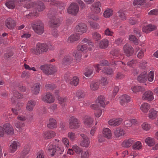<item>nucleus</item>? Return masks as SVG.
Segmentation results:
<instances>
[{"label":"nucleus","mask_w":158,"mask_h":158,"mask_svg":"<svg viewBox=\"0 0 158 158\" xmlns=\"http://www.w3.org/2000/svg\"><path fill=\"white\" fill-rule=\"evenodd\" d=\"M17 2V0H7L5 5L8 8L13 9L15 7V4Z\"/></svg>","instance_id":"412c9836"},{"label":"nucleus","mask_w":158,"mask_h":158,"mask_svg":"<svg viewBox=\"0 0 158 158\" xmlns=\"http://www.w3.org/2000/svg\"><path fill=\"white\" fill-rule=\"evenodd\" d=\"M113 14V11L110 9L106 10L103 13V15L105 18L109 17Z\"/></svg>","instance_id":"8fccbe9b"},{"label":"nucleus","mask_w":158,"mask_h":158,"mask_svg":"<svg viewBox=\"0 0 158 158\" xmlns=\"http://www.w3.org/2000/svg\"><path fill=\"white\" fill-rule=\"evenodd\" d=\"M124 52L127 56H130L134 53V49L133 47L129 44H127L123 46Z\"/></svg>","instance_id":"6e6552de"},{"label":"nucleus","mask_w":158,"mask_h":158,"mask_svg":"<svg viewBox=\"0 0 158 158\" xmlns=\"http://www.w3.org/2000/svg\"><path fill=\"white\" fill-rule=\"evenodd\" d=\"M93 123V120L90 117H88L85 119L84 121V124L88 127H90Z\"/></svg>","instance_id":"79ce46f5"},{"label":"nucleus","mask_w":158,"mask_h":158,"mask_svg":"<svg viewBox=\"0 0 158 158\" xmlns=\"http://www.w3.org/2000/svg\"><path fill=\"white\" fill-rule=\"evenodd\" d=\"M29 151V148L28 147H27L25 148L21 153L22 156H26V155L28 153Z\"/></svg>","instance_id":"774afa93"},{"label":"nucleus","mask_w":158,"mask_h":158,"mask_svg":"<svg viewBox=\"0 0 158 158\" xmlns=\"http://www.w3.org/2000/svg\"><path fill=\"white\" fill-rule=\"evenodd\" d=\"M77 2L79 5L81 9H84L85 8V5L81 0H77Z\"/></svg>","instance_id":"338daca9"},{"label":"nucleus","mask_w":158,"mask_h":158,"mask_svg":"<svg viewBox=\"0 0 158 158\" xmlns=\"http://www.w3.org/2000/svg\"><path fill=\"white\" fill-rule=\"evenodd\" d=\"M40 69L44 73L47 75L53 74L57 71L55 67L51 64L42 65L40 66Z\"/></svg>","instance_id":"20e7f679"},{"label":"nucleus","mask_w":158,"mask_h":158,"mask_svg":"<svg viewBox=\"0 0 158 158\" xmlns=\"http://www.w3.org/2000/svg\"><path fill=\"white\" fill-rule=\"evenodd\" d=\"M101 4L99 2H97L94 3V6H94V11L95 13L98 14L101 11L100 7H101Z\"/></svg>","instance_id":"473e14b6"},{"label":"nucleus","mask_w":158,"mask_h":158,"mask_svg":"<svg viewBox=\"0 0 158 158\" xmlns=\"http://www.w3.org/2000/svg\"><path fill=\"white\" fill-rule=\"evenodd\" d=\"M131 89L134 93L139 92H143L145 90L143 86L135 85L132 87Z\"/></svg>","instance_id":"4be33fe9"},{"label":"nucleus","mask_w":158,"mask_h":158,"mask_svg":"<svg viewBox=\"0 0 158 158\" xmlns=\"http://www.w3.org/2000/svg\"><path fill=\"white\" fill-rule=\"evenodd\" d=\"M52 5L57 6L60 9L63 10L64 9L65 7V4L60 2L56 0H54L52 3Z\"/></svg>","instance_id":"cd10ccee"},{"label":"nucleus","mask_w":158,"mask_h":158,"mask_svg":"<svg viewBox=\"0 0 158 158\" xmlns=\"http://www.w3.org/2000/svg\"><path fill=\"white\" fill-rule=\"evenodd\" d=\"M30 77V73L27 71H23L21 76L22 78L26 77L27 78H28Z\"/></svg>","instance_id":"69168bd1"},{"label":"nucleus","mask_w":158,"mask_h":158,"mask_svg":"<svg viewBox=\"0 0 158 158\" xmlns=\"http://www.w3.org/2000/svg\"><path fill=\"white\" fill-rule=\"evenodd\" d=\"M79 39L80 35L79 34H74L69 37L68 39V42L73 43L75 41L78 40Z\"/></svg>","instance_id":"6ab92c4d"},{"label":"nucleus","mask_w":158,"mask_h":158,"mask_svg":"<svg viewBox=\"0 0 158 158\" xmlns=\"http://www.w3.org/2000/svg\"><path fill=\"white\" fill-rule=\"evenodd\" d=\"M120 103L122 106L125 105L126 104L130 101V97L126 94L123 95L120 98Z\"/></svg>","instance_id":"f3484780"},{"label":"nucleus","mask_w":158,"mask_h":158,"mask_svg":"<svg viewBox=\"0 0 158 158\" xmlns=\"http://www.w3.org/2000/svg\"><path fill=\"white\" fill-rule=\"evenodd\" d=\"M69 127L72 129H75L79 127L80 121L74 116H72L69 118Z\"/></svg>","instance_id":"39448f33"},{"label":"nucleus","mask_w":158,"mask_h":158,"mask_svg":"<svg viewBox=\"0 0 158 158\" xmlns=\"http://www.w3.org/2000/svg\"><path fill=\"white\" fill-rule=\"evenodd\" d=\"M109 42V41L107 39H103L99 43L98 46L100 48L104 49L107 47Z\"/></svg>","instance_id":"aec40b11"},{"label":"nucleus","mask_w":158,"mask_h":158,"mask_svg":"<svg viewBox=\"0 0 158 158\" xmlns=\"http://www.w3.org/2000/svg\"><path fill=\"white\" fill-rule=\"evenodd\" d=\"M5 24L8 29H12L15 26L16 23L12 19L9 18L6 20Z\"/></svg>","instance_id":"ddd939ff"},{"label":"nucleus","mask_w":158,"mask_h":158,"mask_svg":"<svg viewBox=\"0 0 158 158\" xmlns=\"http://www.w3.org/2000/svg\"><path fill=\"white\" fill-rule=\"evenodd\" d=\"M87 47L85 44H80L77 46V50L81 52V53L87 50Z\"/></svg>","instance_id":"49530a36"},{"label":"nucleus","mask_w":158,"mask_h":158,"mask_svg":"<svg viewBox=\"0 0 158 158\" xmlns=\"http://www.w3.org/2000/svg\"><path fill=\"white\" fill-rule=\"evenodd\" d=\"M42 100L48 103H51L53 102L55 99L51 94L47 93L43 95L41 97Z\"/></svg>","instance_id":"1a4fd4ad"},{"label":"nucleus","mask_w":158,"mask_h":158,"mask_svg":"<svg viewBox=\"0 0 158 158\" xmlns=\"http://www.w3.org/2000/svg\"><path fill=\"white\" fill-rule=\"evenodd\" d=\"M57 146L56 145L50 144L49 146L48 150L52 156L54 155Z\"/></svg>","instance_id":"c756f323"},{"label":"nucleus","mask_w":158,"mask_h":158,"mask_svg":"<svg viewBox=\"0 0 158 158\" xmlns=\"http://www.w3.org/2000/svg\"><path fill=\"white\" fill-rule=\"evenodd\" d=\"M13 93L14 96L18 99H21L23 98V95L19 93L17 90H14Z\"/></svg>","instance_id":"5fc2aeb1"},{"label":"nucleus","mask_w":158,"mask_h":158,"mask_svg":"<svg viewBox=\"0 0 158 158\" xmlns=\"http://www.w3.org/2000/svg\"><path fill=\"white\" fill-rule=\"evenodd\" d=\"M75 29L76 31L81 33H83L86 31L87 28L85 24L80 23L78 25L76 26Z\"/></svg>","instance_id":"9b49d317"},{"label":"nucleus","mask_w":158,"mask_h":158,"mask_svg":"<svg viewBox=\"0 0 158 158\" xmlns=\"http://www.w3.org/2000/svg\"><path fill=\"white\" fill-rule=\"evenodd\" d=\"M137 80L140 83H144L147 80V73L144 71L140 74L137 78Z\"/></svg>","instance_id":"2eb2a0df"},{"label":"nucleus","mask_w":158,"mask_h":158,"mask_svg":"<svg viewBox=\"0 0 158 158\" xmlns=\"http://www.w3.org/2000/svg\"><path fill=\"white\" fill-rule=\"evenodd\" d=\"M79 9V6L77 3H72L68 7L67 12L69 14L76 15L78 13Z\"/></svg>","instance_id":"423d86ee"},{"label":"nucleus","mask_w":158,"mask_h":158,"mask_svg":"<svg viewBox=\"0 0 158 158\" xmlns=\"http://www.w3.org/2000/svg\"><path fill=\"white\" fill-rule=\"evenodd\" d=\"M56 133L54 131L51 130L44 132L43 135L45 139H50L56 135Z\"/></svg>","instance_id":"dca6fc26"},{"label":"nucleus","mask_w":158,"mask_h":158,"mask_svg":"<svg viewBox=\"0 0 158 158\" xmlns=\"http://www.w3.org/2000/svg\"><path fill=\"white\" fill-rule=\"evenodd\" d=\"M36 102L35 101L32 100L29 101L27 104L26 110L29 111H32L33 108L35 105Z\"/></svg>","instance_id":"a211bd4d"},{"label":"nucleus","mask_w":158,"mask_h":158,"mask_svg":"<svg viewBox=\"0 0 158 158\" xmlns=\"http://www.w3.org/2000/svg\"><path fill=\"white\" fill-rule=\"evenodd\" d=\"M79 79L76 77H73L70 80V84L74 86H77L79 83Z\"/></svg>","instance_id":"a19ab883"},{"label":"nucleus","mask_w":158,"mask_h":158,"mask_svg":"<svg viewBox=\"0 0 158 158\" xmlns=\"http://www.w3.org/2000/svg\"><path fill=\"white\" fill-rule=\"evenodd\" d=\"M104 100V97L102 96H100L96 100V104H93L90 106L91 108L96 110L95 112V115L96 117L98 118L100 117L102 114V110L99 109V105L100 107L103 108L105 107L106 105Z\"/></svg>","instance_id":"f257e3e1"},{"label":"nucleus","mask_w":158,"mask_h":158,"mask_svg":"<svg viewBox=\"0 0 158 158\" xmlns=\"http://www.w3.org/2000/svg\"><path fill=\"white\" fill-rule=\"evenodd\" d=\"M85 95L84 92L81 90H78L76 93V96L79 98H84Z\"/></svg>","instance_id":"680f3d73"},{"label":"nucleus","mask_w":158,"mask_h":158,"mask_svg":"<svg viewBox=\"0 0 158 158\" xmlns=\"http://www.w3.org/2000/svg\"><path fill=\"white\" fill-rule=\"evenodd\" d=\"M103 134L105 137L108 139H111L112 137V134L111 131L107 128H104L103 129Z\"/></svg>","instance_id":"7c9ffc66"},{"label":"nucleus","mask_w":158,"mask_h":158,"mask_svg":"<svg viewBox=\"0 0 158 158\" xmlns=\"http://www.w3.org/2000/svg\"><path fill=\"white\" fill-rule=\"evenodd\" d=\"M156 29V27L153 25L149 24L143 28V31L148 33L149 32L155 30Z\"/></svg>","instance_id":"393cba45"},{"label":"nucleus","mask_w":158,"mask_h":158,"mask_svg":"<svg viewBox=\"0 0 158 158\" xmlns=\"http://www.w3.org/2000/svg\"><path fill=\"white\" fill-rule=\"evenodd\" d=\"M99 87V83L95 81L92 82L90 84V87L92 90H96Z\"/></svg>","instance_id":"58836bf2"},{"label":"nucleus","mask_w":158,"mask_h":158,"mask_svg":"<svg viewBox=\"0 0 158 158\" xmlns=\"http://www.w3.org/2000/svg\"><path fill=\"white\" fill-rule=\"evenodd\" d=\"M65 151H64L62 148L57 146L55 154L57 156H60L61 154L65 153Z\"/></svg>","instance_id":"37998d69"},{"label":"nucleus","mask_w":158,"mask_h":158,"mask_svg":"<svg viewBox=\"0 0 158 158\" xmlns=\"http://www.w3.org/2000/svg\"><path fill=\"white\" fill-rule=\"evenodd\" d=\"M122 123V121L119 119H112L108 122L110 125L116 126L119 125Z\"/></svg>","instance_id":"a878e982"},{"label":"nucleus","mask_w":158,"mask_h":158,"mask_svg":"<svg viewBox=\"0 0 158 158\" xmlns=\"http://www.w3.org/2000/svg\"><path fill=\"white\" fill-rule=\"evenodd\" d=\"M49 123L47 124V127L50 129H52L57 127L56 121L53 118L49 119Z\"/></svg>","instance_id":"b1692460"},{"label":"nucleus","mask_w":158,"mask_h":158,"mask_svg":"<svg viewBox=\"0 0 158 158\" xmlns=\"http://www.w3.org/2000/svg\"><path fill=\"white\" fill-rule=\"evenodd\" d=\"M129 40L133 42L136 45L138 44V40L136 37L134 35H130L129 36Z\"/></svg>","instance_id":"a18cd8bd"},{"label":"nucleus","mask_w":158,"mask_h":158,"mask_svg":"<svg viewBox=\"0 0 158 158\" xmlns=\"http://www.w3.org/2000/svg\"><path fill=\"white\" fill-rule=\"evenodd\" d=\"M49 26L51 28H56L58 27L60 24V21L58 18H56L55 16L50 18Z\"/></svg>","instance_id":"0eeeda50"},{"label":"nucleus","mask_w":158,"mask_h":158,"mask_svg":"<svg viewBox=\"0 0 158 158\" xmlns=\"http://www.w3.org/2000/svg\"><path fill=\"white\" fill-rule=\"evenodd\" d=\"M146 0H134L133 3L134 6L140 5L141 6L146 2Z\"/></svg>","instance_id":"09e8293b"},{"label":"nucleus","mask_w":158,"mask_h":158,"mask_svg":"<svg viewBox=\"0 0 158 158\" xmlns=\"http://www.w3.org/2000/svg\"><path fill=\"white\" fill-rule=\"evenodd\" d=\"M142 145L141 143L139 141H138L135 143L132 146V148L135 150H139L142 148Z\"/></svg>","instance_id":"4c0bfd02"},{"label":"nucleus","mask_w":158,"mask_h":158,"mask_svg":"<svg viewBox=\"0 0 158 158\" xmlns=\"http://www.w3.org/2000/svg\"><path fill=\"white\" fill-rule=\"evenodd\" d=\"M72 148L73 150L77 154H79L82 151V149L76 145L73 146Z\"/></svg>","instance_id":"864d4df0"},{"label":"nucleus","mask_w":158,"mask_h":158,"mask_svg":"<svg viewBox=\"0 0 158 158\" xmlns=\"http://www.w3.org/2000/svg\"><path fill=\"white\" fill-rule=\"evenodd\" d=\"M73 61V58L69 55L65 56L63 59V63L67 64L70 63Z\"/></svg>","instance_id":"72a5a7b5"},{"label":"nucleus","mask_w":158,"mask_h":158,"mask_svg":"<svg viewBox=\"0 0 158 158\" xmlns=\"http://www.w3.org/2000/svg\"><path fill=\"white\" fill-rule=\"evenodd\" d=\"M93 38L96 41L99 40L101 39V35L97 32H94L92 34Z\"/></svg>","instance_id":"13d9d810"},{"label":"nucleus","mask_w":158,"mask_h":158,"mask_svg":"<svg viewBox=\"0 0 158 158\" xmlns=\"http://www.w3.org/2000/svg\"><path fill=\"white\" fill-rule=\"evenodd\" d=\"M153 94L151 91H148L146 92L143 94L142 97V98L143 100H148V101H151L154 99Z\"/></svg>","instance_id":"4468645a"},{"label":"nucleus","mask_w":158,"mask_h":158,"mask_svg":"<svg viewBox=\"0 0 158 158\" xmlns=\"http://www.w3.org/2000/svg\"><path fill=\"white\" fill-rule=\"evenodd\" d=\"M80 135L83 139L82 141L80 143V145L86 148L89 147L90 141L87 136L84 134H81Z\"/></svg>","instance_id":"f8f14e48"},{"label":"nucleus","mask_w":158,"mask_h":158,"mask_svg":"<svg viewBox=\"0 0 158 158\" xmlns=\"http://www.w3.org/2000/svg\"><path fill=\"white\" fill-rule=\"evenodd\" d=\"M157 112L153 109H151L149 110V118L152 119H154L157 116Z\"/></svg>","instance_id":"e433bc0d"},{"label":"nucleus","mask_w":158,"mask_h":158,"mask_svg":"<svg viewBox=\"0 0 158 158\" xmlns=\"http://www.w3.org/2000/svg\"><path fill=\"white\" fill-rule=\"evenodd\" d=\"M73 55L77 62H79L81 60L82 56L81 52L77 50H75L73 52Z\"/></svg>","instance_id":"bb28decb"},{"label":"nucleus","mask_w":158,"mask_h":158,"mask_svg":"<svg viewBox=\"0 0 158 158\" xmlns=\"http://www.w3.org/2000/svg\"><path fill=\"white\" fill-rule=\"evenodd\" d=\"M124 134L123 130L120 128H117L114 131V135L117 137H119Z\"/></svg>","instance_id":"2f4dec72"},{"label":"nucleus","mask_w":158,"mask_h":158,"mask_svg":"<svg viewBox=\"0 0 158 158\" xmlns=\"http://www.w3.org/2000/svg\"><path fill=\"white\" fill-rule=\"evenodd\" d=\"M50 44L39 43L36 45L35 49H31L32 52L36 55H39L40 54L47 52L48 49H52L53 47Z\"/></svg>","instance_id":"f03ea898"},{"label":"nucleus","mask_w":158,"mask_h":158,"mask_svg":"<svg viewBox=\"0 0 158 158\" xmlns=\"http://www.w3.org/2000/svg\"><path fill=\"white\" fill-rule=\"evenodd\" d=\"M90 151L89 150H87L86 151L83 152L82 151L81 152V158H88L89 156V153Z\"/></svg>","instance_id":"603ef678"},{"label":"nucleus","mask_w":158,"mask_h":158,"mask_svg":"<svg viewBox=\"0 0 158 158\" xmlns=\"http://www.w3.org/2000/svg\"><path fill=\"white\" fill-rule=\"evenodd\" d=\"M18 142L14 141H13L10 145L9 147V150L11 152H14L17 149Z\"/></svg>","instance_id":"c85d7f7f"},{"label":"nucleus","mask_w":158,"mask_h":158,"mask_svg":"<svg viewBox=\"0 0 158 158\" xmlns=\"http://www.w3.org/2000/svg\"><path fill=\"white\" fill-rule=\"evenodd\" d=\"M154 73L153 71H151L149 73L147 78L148 81L153 82Z\"/></svg>","instance_id":"6e6d98bb"},{"label":"nucleus","mask_w":158,"mask_h":158,"mask_svg":"<svg viewBox=\"0 0 158 158\" xmlns=\"http://www.w3.org/2000/svg\"><path fill=\"white\" fill-rule=\"evenodd\" d=\"M68 136L72 141L75 140L76 138L75 134L72 132H69L68 133Z\"/></svg>","instance_id":"bf43d9fd"},{"label":"nucleus","mask_w":158,"mask_h":158,"mask_svg":"<svg viewBox=\"0 0 158 158\" xmlns=\"http://www.w3.org/2000/svg\"><path fill=\"white\" fill-rule=\"evenodd\" d=\"M25 126L24 123L23 122H18L15 123V126L19 130L20 128L23 127Z\"/></svg>","instance_id":"e2e57ef3"},{"label":"nucleus","mask_w":158,"mask_h":158,"mask_svg":"<svg viewBox=\"0 0 158 158\" xmlns=\"http://www.w3.org/2000/svg\"><path fill=\"white\" fill-rule=\"evenodd\" d=\"M36 8L39 11H41L45 9V6L42 2L40 1L37 5Z\"/></svg>","instance_id":"ea45409f"},{"label":"nucleus","mask_w":158,"mask_h":158,"mask_svg":"<svg viewBox=\"0 0 158 158\" xmlns=\"http://www.w3.org/2000/svg\"><path fill=\"white\" fill-rule=\"evenodd\" d=\"M5 129V132L9 135H12L14 134V130L9 123H7L5 124L3 126Z\"/></svg>","instance_id":"9d476101"},{"label":"nucleus","mask_w":158,"mask_h":158,"mask_svg":"<svg viewBox=\"0 0 158 158\" xmlns=\"http://www.w3.org/2000/svg\"><path fill=\"white\" fill-rule=\"evenodd\" d=\"M45 87L46 89L49 90H53L56 88L55 85L53 84H47Z\"/></svg>","instance_id":"0e129e2a"},{"label":"nucleus","mask_w":158,"mask_h":158,"mask_svg":"<svg viewBox=\"0 0 158 158\" xmlns=\"http://www.w3.org/2000/svg\"><path fill=\"white\" fill-rule=\"evenodd\" d=\"M118 15L121 19L123 20H125L126 19V17L125 15V14L123 12L122 10H119L118 11Z\"/></svg>","instance_id":"052dcab7"},{"label":"nucleus","mask_w":158,"mask_h":158,"mask_svg":"<svg viewBox=\"0 0 158 158\" xmlns=\"http://www.w3.org/2000/svg\"><path fill=\"white\" fill-rule=\"evenodd\" d=\"M31 27L34 31L39 35H41L44 32V24L41 21L33 22L31 24Z\"/></svg>","instance_id":"7ed1b4c3"},{"label":"nucleus","mask_w":158,"mask_h":158,"mask_svg":"<svg viewBox=\"0 0 158 158\" xmlns=\"http://www.w3.org/2000/svg\"><path fill=\"white\" fill-rule=\"evenodd\" d=\"M150 108V105L147 103H144L140 107L141 110L145 113L147 112Z\"/></svg>","instance_id":"c9c22d12"},{"label":"nucleus","mask_w":158,"mask_h":158,"mask_svg":"<svg viewBox=\"0 0 158 158\" xmlns=\"http://www.w3.org/2000/svg\"><path fill=\"white\" fill-rule=\"evenodd\" d=\"M108 62L107 60H102L100 62L99 64H97V71L98 72H99V71H98V69L100 70L101 69H100L99 66L101 65V66H106L108 65Z\"/></svg>","instance_id":"c03bdc74"},{"label":"nucleus","mask_w":158,"mask_h":158,"mask_svg":"<svg viewBox=\"0 0 158 158\" xmlns=\"http://www.w3.org/2000/svg\"><path fill=\"white\" fill-rule=\"evenodd\" d=\"M135 141L132 139H130L127 140H125L122 143V145L123 147H129L135 143Z\"/></svg>","instance_id":"5701e85b"},{"label":"nucleus","mask_w":158,"mask_h":158,"mask_svg":"<svg viewBox=\"0 0 158 158\" xmlns=\"http://www.w3.org/2000/svg\"><path fill=\"white\" fill-rule=\"evenodd\" d=\"M40 84L39 83H37L35 84V86L34 88H32V93L35 95L38 94L40 91Z\"/></svg>","instance_id":"f704fd0d"},{"label":"nucleus","mask_w":158,"mask_h":158,"mask_svg":"<svg viewBox=\"0 0 158 158\" xmlns=\"http://www.w3.org/2000/svg\"><path fill=\"white\" fill-rule=\"evenodd\" d=\"M57 98L59 103L62 106H64L65 105V102L66 100L65 98H62L60 96H58Z\"/></svg>","instance_id":"4d7b16f0"},{"label":"nucleus","mask_w":158,"mask_h":158,"mask_svg":"<svg viewBox=\"0 0 158 158\" xmlns=\"http://www.w3.org/2000/svg\"><path fill=\"white\" fill-rule=\"evenodd\" d=\"M102 72L107 75H111L113 73V71L111 68H105L102 70Z\"/></svg>","instance_id":"3c124183"},{"label":"nucleus","mask_w":158,"mask_h":158,"mask_svg":"<svg viewBox=\"0 0 158 158\" xmlns=\"http://www.w3.org/2000/svg\"><path fill=\"white\" fill-rule=\"evenodd\" d=\"M145 143L149 146H153L154 144L155 143L154 139L150 137L147 138L145 140Z\"/></svg>","instance_id":"de8ad7c7"}]
</instances>
